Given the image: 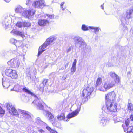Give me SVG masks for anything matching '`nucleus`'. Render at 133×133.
<instances>
[{"label": "nucleus", "instance_id": "f257e3e1", "mask_svg": "<svg viewBox=\"0 0 133 133\" xmlns=\"http://www.w3.org/2000/svg\"><path fill=\"white\" fill-rule=\"evenodd\" d=\"M8 111L17 118L19 117L26 119H29L31 117L29 113L26 111L18 109H16L15 107L11 103L8 102L5 104Z\"/></svg>", "mask_w": 133, "mask_h": 133}, {"label": "nucleus", "instance_id": "f03ea898", "mask_svg": "<svg viewBox=\"0 0 133 133\" xmlns=\"http://www.w3.org/2000/svg\"><path fill=\"white\" fill-rule=\"evenodd\" d=\"M16 12L21 13L23 16L30 19L32 18L35 13V10L33 9H29L27 11L20 6H18L15 9Z\"/></svg>", "mask_w": 133, "mask_h": 133}, {"label": "nucleus", "instance_id": "7ed1b4c3", "mask_svg": "<svg viewBox=\"0 0 133 133\" xmlns=\"http://www.w3.org/2000/svg\"><path fill=\"white\" fill-rule=\"evenodd\" d=\"M106 108L103 107L102 108L103 112H104L106 114L109 113L110 112H116L117 110V103L115 102H112L109 103H106Z\"/></svg>", "mask_w": 133, "mask_h": 133}, {"label": "nucleus", "instance_id": "20e7f679", "mask_svg": "<svg viewBox=\"0 0 133 133\" xmlns=\"http://www.w3.org/2000/svg\"><path fill=\"white\" fill-rule=\"evenodd\" d=\"M5 75L12 79H17L18 77V75L16 71L11 69H7L5 71Z\"/></svg>", "mask_w": 133, "mask_h": 133}, {"label": "nucleus", "instance_id": "39448f33", "mask_svg": "<svg viewBox=\"0 0 133 133\" xmlns=\"http://www.w3.org/2000/svg\"><path fill=\"white\" fill-rule=\"evenodd\" d=\"M106 103L115 102L116 95L114 91L109 92L105 95Z\"/></svg>", "mask_w": 133, "mask_h": 133}, {"label": "nucleus", "instance_id": "423d86ee", "mask_svg": "<svg viewBox=\"0 0 133 133\" xmlns=\"http://www.w3.org/2000/svg\"><path fill=\"white\" fill-rule=\"evenodd\" d=\"M75 45H79V47L82 48H85L86 46V43L83 41L82 38L79 37H75L73 38Z\"/></svg>", "mask_w": 133, "mask_h": 133}, {"label": "nucleus", "instance_id": "0eeeda50", "mask_svg": "<svg viewBox=\"0 0 133 133\" xmlns=\"http://www.w3.org/2000/svg\"><path fill=\"white\" fill-rule=\"evenodd\" d=\"M33 96L35 97V98L32 102V104H34L35 105H36L37 108L40 110L43 109V106L42 105L43 101L41 99L36 97L35 95V96Z\"/></svg>", "mask_w": 133, "mask_h": 133}, {"label": "nucleus", "instance_id": "6e6552de", "mask_svg": "<svg viewBox=\"0 0 133 133\" xmlns=\"http://www.w3.org/2000/svg\"><path fill=\"white\" fill-rule=\"evenodd\" d=\"M8 64L12 67L14 68H18L20 64V62L18 59H13L8 61Z\"/></svg>", "mask_w": 133, "mask_h": 133}, {"label": "nucleus", "instance_id": "1a4fd4ad", "mask_svg": "<svg viewBox=\"0 0 133 133\" xmlns=\"http://www.w3.org/2000/svg\"><path fill=\"white\" fill-rule=\"evenodd\" d=\"M44 3V1L43 0L36 1L33 3L32 5L35 8H42L45 5Z\"/></svg>", "mask_w": 133, "mask_h": 133}, {"label": "nucleus", "instance_id": "9d476101", "mask_svg": "<svg viewBox=\"0 0 133 133\" xmlns=\"http://www.w3.org/2000/svg\"><path fill=\"white\" fill-rule=\"evenodd\" d=\"M81 105L82 103L80 102L79 104H78V106L77 109L71 113L69 114L68 115V118H72L76 116L78 114L80 111L81 106Z\"/></svg>", "mask_w": 133, "mask_h": 133}, {"label": "nucleus", "instance_id": "9b49d317", "mask_svg": "<svg viewBox=\"0 0 133 133\" xmlns=\"http://www.w3.org/2000/svg\"><path fill=\"white\" fill-rule=\"evenodd\" d=\"M104 84L106 91L107 90L113 87L114 85V82L111 81H106L104 82Z\"/></svg>", "mask_w": 133, "mask_h": 133}, {"label": "nucleus", "instance_id": "f8f14e48", "mask_svg": "<svg viewBox=\"0 0 133 133\" xmlns=\"http://www.w3.org/2000/svg\"><path fill=\"white\" fill-rule=\"evenodd\" d=\"M46 117L52 123H53L55 121L54 117L52 114L50 112L46 111Z\"/></svg>", "mask_w": 133, "mask_h": 133}, {"label": "nucleus", "instance_id": "ddd939ff", "mask_svg": "<svg viewBox=\"0 0 133 133\" xmlns=\"http://www.w3.org/2000/svg\"><path fill=\"white\" fill-rule=\"evenodd\" d=\"M10 33L14 36H18L22 37H25L23 31L21 32L15 29L12 30L10 32Z\"/></svg>", "mask_w": 133, "mask_h": 133}, {"label": "nucleus", "instance_id": "4468645a", "mask_svg": "<svg viewBox=\"0 0 133 133\" xmlns=\"http://www.w3.org/2000/svg\"><path fill=\"white\" fill-rule=\"evenodd\" d=\"M49 45L45 42L41 46L39 47L38 55L39 56L46 49V48Z\"/></svg>", "mask_w": 133, "mask_h": 133}, {"label": "nucleus", "instance_id": "2eb2a0df", "mask_svg": "<svg viewBox=\"0 0 133 133\" xmlns=\"http://www.w3.org/2000/svg\"><path fill=\"white\" fill-rule=\"evenodd\" d=\"M2 80L3 86L5 88H8L10 85V80L7 78L4 77L2 78Z\"/></svg>", "mask_w": 133, "mask_h": 133}, {"label": "nucleus", "instance_id": "dca6fc26", "mask_svg": "<svg viewBox=\"0 0 133 133\" xmlns=\"http://www.w3.org/2000/svg\"><path fill=\"white\" fill-rule=\"evenodd\" d=\"M56 38L50 36L47 38L45 41L49 45H52L55 43Z\"/></svg>", "mask_w": 133, "mask_h": 133}, {"label": "nucleus", "instance_id": "f3484780", "mask_svg": "<svg viewBox=\"0 0 133 133\" xmlns=\"http://www.w3.org/2000/svg\"><path fill=\"white\" fill-rule=\"evenodd\" d=\"M10 21L8 19L6 18L2 22L3 26L5 29L8 28V27L10 26Z\"/></svg>", "mask_w": 133, "mask_h": 133}, {"label": "nucleus", "instance_id": "a211bd4d", "mask_svg": "<svg viewBox=\"0 0 133 133\" xmlns=\"http://www.w3.org/2000/svg\"><path fill=\"white\" fill-rule=\"evenodd\" d=\"M23 86H20L19 85H15L13 88L14 90L17 92H20L22 91Z\"/></svg>", "mask_w": 133, "mask_h": 133}, {"label": "nucleus", "instance_id": "6ab92c4d", "mask_svg": "<svg viewBox=\"0 0 133 133\" xmlns=\"http://www.w3.org/2000/svg\"><path fill=\"white\" fill-rule=\"evenodd\" d=\"M124 131H127V133H133V126H130L128 128H126L124 127L123 125Z\"/></svg>", "mask_w": 133, "mask_h": 133}, {"label": "nucleus", "instance_id": "aec40b11", "mask_svg": "<svg viewBox=\"0 0 133 133\" xmlns=\"http://www.w3.org/2000/svg\"><path fill=\"white\" fill-rule=\"evenodd\" d=\"M48 23V21L46 20L40 19L39 20L38 24L40 26H44L46 25Z\"/></svg>", "mask_w": 133, "mask_h": 133}, {"label": "nucleus", "instance_id": "412c9836", "mask_svg": "<svg viewBox=\"0 0 133 133\" xmlns=\"http://www.w3.org/2000/svg\"><path fill=\"white\" fill-rule=\"evenodd\" d=\"M15 45L16 47H20L22 48H25V47L22 45V43L21 41H16Z\"/></svg>", "mask_w": 133, "mask_h": 133}, {"label": "nucleus", "instance_id": "4be33fe9", "mask_svg": "<svg viewBox=\"0 0 133 133\" xmlns=\"http://www.w3.org/2000/svg\"><path fill=\"white\" fill-rule=\"evenodd\" d=\"M23 91V92H25L28 94H31L32 96H35V95L33 93H32L31 91L28 90V89L27 88L23 86L22 91Z\"/></svg>", "mask_w": 133, "mask_h": 133}, {"label": "nucleus", "instance_id": "5701e85b", "mask_svg": "<svg viewBox=\"0 0 133 133\" xmlns=\"http://www.w3.org/2000/svg\"><path fill=\"white\" fill-rule=\"evenodd\" d=\"M133 12V9H130L128 10L127 11L126 14V17L128 19L130 18H131V15Z\"/></svg>", "mask_w": 133, "mask_h": 133}, {"label": "nucleus", "instance_id": "b1692460", "mask_svg": "<svg viewBox=\"0 0 133 133\" xmlns=\"http://www.w3.org/2000/svg\"><path fill=\"white\" fill-rule=\"evenodd\" d=\"M86 89H84L82 91V96H83L84 98H86L88 96H90V95L88 94L89 92Z\"/></svg>", "mask_w": 133, "mask_h": 133}, {"label": "nucleus", "instance_id": "393cba45", "mask_svg": "<svg viewBox=\"0 0 133 133\" xmlns=\"http://www.w3.org/2000/svg\"><path fill=\"white\" fill-rule=\"evenodd\" d=\"M57 119L59 121L63 120L65 121V119L64 116V113H62L60 115H59L57 117Z\"/></svg>", "mask_w": 133, "mask_h": 133}, {"label": "nucleus", "instance_id": "a878e982", "mask_svg": "<svg viewBox=\"0 0 133 133\" xmlns=\"http://www.w3.org/2000/svg\"><path fill=\"white\" fill-rule=\"evenodd\" d=\"M100 118L101 119V123H102L103 125H105L107 122V121L105 119V117L103 115H101L100 116Z\"/></svg>", "mask_w": 133, "mask_h": 133}, {"label": "nucleus", "instance_id": "bb28decb", "mask_svg": "<svg viewBox=\"0 0 133 133\" xmlns=\"http://www.w3.org/2000/svg\"><path fill=\"white\" fill-rule=\"evenodd\" d=\"M96 88L97 90H99L100 91L103 92H105L106 91V89L105 87H104V84L103 85V86L101 85H100L96 87Z\"/></svg>", "mask_w": 133, "mask_h": 133}, {"label": "nucleus", "instance_id": "cd10ccee", "mask_svg": "<svg viewBox=\"0 0 133 133\" xmlns=\"http://www.w3.org/2000/svg\"><path fill=\"white\" fill-rule=\"evenodd\" d=\"M127 107L128 110L129 112H130L133 111V104L132 103L128 102Z\"/></svg>", "mask_w": 133, "mask_h": 133}, {"label": "nucleus", "instance_id": "c85d7f7f", "mask_svg": "<svg viewBox=\"0 0 133 133\" xmlns=\"http://www.w3.org/2000/svg\"><path fill=\"white\" fill-rule=\"evenodd\" d=\"M90 29H91L94 30L93 32L96 34H97L98 32L100 29L99 27H95L92 26H89Z\"/></svg>", "mask_w": 133, "mask_h": 133}, {"label": "nucleus", "instance_id": "c756f323", "mask_svg": "<svg viewBox=\"0 0 133 133\" xmlns=\"http://www.w3.org/2000/svg\"><path fill=\"white\" fill-rule=\"evenodd\" d=\"M102 82V79L100 77L97 78L96 82L95 85V87H96L99 85H101Z\"/></svg>", "mask_w": 133, "mask_h": 133}, {"label": "nucleus", "instance_id": "7c9ffc66", "mask_svg": "<svg viewBox=\"0 0 133 133\" xmlns=\"http://www.w3.org/2000/svg\"><path fill=\"white\" fill-rule=\"evenodd\" d=\"M87 90V91H88V92H89V94L90 95L92 92L94 90V88L91 87H87L85 88Z\"/></svg>", "mask_w": 133, "mask_h": 133}, {"label": "nucleus", "instance_id": "2f4dec72", "mask_svg": "<svg viewBox=\"0 0 133 133\" xmlns=\"http://www.w3.org/2000/svg\"><path fill=\"white\" fill-rule=\"evenodd\" d=\"M113 120L115 123H117L120 122L121 120L120 118L116 116H115L114 117Z\"/></svg>", "mask_w": 133, "mask_h": 133}, {"label": "nucleus", "instance_id": "473e14b6", "mask_svg": "<svg viewBox=\"0 0 133 133\" xmlns=\"http://www.w3.org/2000/svg\"><path fill=\"white\" fill-rule=\"evenodd\" d=\"M16 25L19 28L24 27L23 22H18L16 23Z\"/></svg>", "mask_w": 133, "mask_h": 133}, {"label": "nucleus", "instance_id": "72a5a7b5", "mask_svg": "<svg viewBox=\"0 0 133 133\" xmlns=\"http://www.w3.org/2000/svg\"><path fill=\"white\" fill-rule=\"evenodd\" d=\"M89 27L86 26L85 25L83 24L82 25L81 29L84 31H86L88 30Z\"/></svg>", "mask_w": 133, "mask_h": 133}, {"label": "nucleus", "instance_id": "f704fd0d", "mask_svg": "<svg viewBox=\"0 0 133 133\" xmlns=\"http://www.w3.org/2000/svg\"><path fill=\"white\" fill-rule=\"evenodd\" d=\"M24 23V27H28L30 26L31 24V23L28 22H23Z\"/></svg>", "mask_w": 133, "mask_h": 133}, {"label": "nucleus", "instance_id": "c9c22d12", "mask_svg": "<svg viewBox=\"0 0 133 133\" xmlns=\"http://www.w3.org/2000/svg\"><path fill=\"white\" fill-rule=\"evenodd\" d=\"M48 79H44L43 81L42 82V84H43V86L42 87V88L43 87L44 88V87L45 86V85H46L47 83Z\"/></svg>", "mask_w": 133, "mask_h": 133}, {"label": "nucleus", "instance_id": "e433bc0d", "mask_svg": "<svg viewBox=\"0 0 133 133\" xmlns=\"http://www.w3.org/2000/svg\"><path fill=\"white\" fill-rule=\"evenodd\" d=\"M130 119L129 118L128 119L126 120L125 122V124L127 127L129 125V124H130Z\"/></svg>", "mask_w": 133, "mask_h": 133}, {"label": "nucleus", "instance_id": "4c0bfd02", "mask_svg": "<svg viewBox=\"0 0 133 133\" xmlns=\"http://www.w3.org/2000/svg\"><path fill=\"white\" fill-rule=\"evenodd\" d=\"M5 113V110L3 109L0 106V115L1 116H3L4 115Z\"/></svg>", "mask_w": 133, "mask_h": 133}, {"label": "nucleus", "instance_id": "58836bf2", "mask_svg": "<svg viewBox=\"0 0 133 133\" xmlns=\"http://www.w3.org/2000/svg\"><path fill=\"white\" fill-rule=\"evenodd\" d=\"M110 75L111 77L114 78H115L117 76H118V75L115 74L114 72H110Z\"/></svg>", "mask_w": 133, "mask_h": 133}, {"label": "nucleus", "instance_id": "ea45409f", "mask_svg": "<svg viewBox=\"0 0 133 133\" xmlns=\"http://www.w3.org/2000/svg\"><path fill=\"white\" fill-rule=\"evenodd\" d=\"M115 79V83H118L119 82L120 79L119 77L118 76Z\"/></svg>", "mask_w": 133, "mask_h": 133}, {"label": "nucleus", "instance_id": "a19ab883", "mask_svg": "<svg viewBox=\"0 0 133 133\" xmlns=\"http://www.w3.org/2000/svg\"><path fill=\"white\" fill-rule=\"evenodd\" d=\"M64 2H63L60 4L61 8L62 9V10L63 11H64L65 9V8L63 7V5L64 4Z\"/></svg>", "mask_w": 133, "mask_h": 133}, {"label": "nucleus", "instance_id": "79ce46f5", "mask_svg": "<svg viewBox=\"0 0 133 133\" xmlns=\"http://www.w3.org/2000/svg\"><path fill=\"white\" fill-rule=\"evenodd\" d=\"M76 69V66H72L71 71V72H75Z\"/></svg>", "mask_w": 133, "mask_h": 133}, {"label": "nucleus", "instance_id": "37998d69", "mask_svg": "<svg viewBox=\"0 0 133 133\" xmlns=\"http://www.w3.org/2000/svg\"><path fill=\"white\" fill-rule=\"evenodd\" d=\"M47 15L48 17L50 19H52L54 18V15H49L47 14Z\"/></svg>", "mask_w": 133, "mask_h": 133}, {"label": "nucleus", "instance_id": "c03bdc74", "mask_svg": "<svg viewBox=\"0 0 133 133\" xmlns=\"http://www.w3.org/2000/svg\"><path fill=\"white\" fill-rule=\"evenodd\" d=\"M39 133H46L45 131L42 129H38Z\"/></svg>", "mask_w": 133, "mask_h": 133}, {"label": "nucleus", "instance_id": "a18cd8bd", "mask_svg": "<svg viewBox=\"0 0 133 133\" xmlns=\"http://www.w3.org/2000/svg\"><path fill=\"white\" fill-rule=\"evenodd\" d=\"M77 63V60L76 59H75L74 60V61L73 62L72 66H76V63Z\"/></svg>", "mask_w": 133, "mask_h": 133}, {"label": "nucleus", "instance_id": "49530a36", "mask_svg": "<svg viewBox=\"0 0 133 133\" xmlns=\"http://www.w3.org/2000/svg\"><path fill=\"white\" fill-rule=\"evenodd\" d=\"M16 41V40L14 39H12L11 40V42L13 44L15 45Z\"/></svg>", "mask_w": 133, "mask_h": 133}, {"label": "nucleus", "instance_id": "de8ad7c7", "mask_svg": "<svg viewBox=\"0 0 133 133\" xmlns=\"http://www.w3.org/2000/svg\"><path fill=\"white\" fill-rule=\"evenodd\" d=\"M67 78V76L66 75H64L62 78V80H64Z\"/></svg>", "mask_w": 133, "mask_h": 133}, {"label": "nucleus", "instance_id": "09e8293b", "mask_svg": "<svg viewBox=\"0 0 133 133\" xmlns=\"http://www.w3.org/2000/svg\"><path fill=\"white\" fill-rule=\"evenodd\" d=\"M46 129L48 130L49 131H50L52 129H51V128L50 127H49V126H47L46 127Z\"/></svg>", "mask_w": 133, "mask_h": 133}, {"label": "nucleus", "instance_id": "8fccbe9b", "mask_svg": "<svg viewBox=\"0 0 133 133\" xmlns=\"http://www.w3.org/2000/svg\"><path fill=\"white\" fill-rule=\"evenodd\" d=\"M50 132L51 133H57V132L55 130L52 129L50 131Z\"/></svg>", "mask_w": 133, "mask_h": 133}, {"label": "nucleus", "instance_id": "3c124183", "mask_svg": "<svg viewBox=\"0 0 133 133\" xmlns=\"http://www.w3.org/2000/svg\"><path fill=\"white\" fill-rule=\"evenodd\" d=\"M130 120H131L133 121V114L131 115L130 117Z\"/></svg>", "mask_w": 133, "mask_h": 133}, {"label": "nucleus", "instance_id": "603ef678", "mask_svg": "<svg viewBox=\"0 0 133 133\" xmlns=\"http://www.w3.org/2000/svg\"><path fill=\"white\" fill-rule=\"evenodd\" d=\"M71 48L70 47H69L67 50V52H69L71 51Z\"/></svg>", "mask_w": 133, "mask_h": 133}, {"label": "nucleus", "instance_id": "864d4df0", "mask_svg": "<svg viewBox=\"0 0 133 133\" xmlns=\"http://www.w3.org/2000/svg\"><path fill=\"white\" fill-rule=\"evenodd\" d=\"M31 3V1L30 0H28V3L27 4H26L29 5Z\"/></svg>", "mask_w": 133, "mask_h": 133}, {"label": "nucleus", "instance_id": "5fc2aeb1", "mask_svg": "<svg viewBox=\"0 0 133 133\" xmlns=\"http://www.w3.org/2000/svg\"><path fill=\"white\" fill-rule=\"evenodd\" d=\"M68 63L66 64L65 65V68H66V67H67L68 66Z\"/></svg>", "mask_w": 133, "mask_h": 133}, {"label": "nucleus", "instance_id": "6e6d98bb", "mask_svg": "<svg viewBox=\"0 0 133 133\" xmlns=\"http://www.w3.org/2000/svg\"><path fill=\"white\" fill-rule=\"evenodd\" d=\"M104 4V3H103V5H101V7L102 8V9H104V7H103V4Z\"/></svg>", "mask_w": 133, "mask_h": 133}, {"label": "nucleus", "instance_id": "4d7b16f0", "mask_svg": "<svg viewBox=\"0 0 133 133\" xmlns=\"http://www.w3.org/2000/svg\"><path fill=\"white\" fill-rule=\"evenodd\" d=\"M64 69V68L63 67H62L61 69H59L58 71V72H59L60 70L61 69L62 70H63Z\"/></svg>", "mask_w": 133, "mask_h": 133}, {"label": "nucleus", "instance_id": "13d9d810", "mask_svg": "<svg viewBox=\"0 0 133 133\" xmlns=\"http://www.w3.org/2000/svg\"><path fill=\"white\" fill-rule=\"evenodd\" d=\"M78 101H76V103H78Z\"/></svg>", "mask_w": 133, "mask_h": 133}, {"label": "nucleus", "instance_id": "bf43d9fd", "mask_svg": "<svg viewBox=\"0 0 133 133\" xmlns=\"http://www.w3.org/2000/svg\"><path fill=\"white\" fill-rule=\"evenodd\" d=\"M128 73L130 74V72H128Z\"/></svg>", "mask_w": 133, "mask_h": 133}, {"label": "nucleus", "instance_id": "052dcab7", "mask_svg": "<svg viewBox=\"0 0 133 133\" xmlns=\"http://www.w3.org/2000/svg\"><path fill=\"white\" fill-rule=\"evenodd\" d=\"M12 89H11V91H12Z\"/></svg>", "mask_w": 133, "mask_h": 133}, {"label": "nucleus", "instance_id": "680f3d73", "mask_svg": "<svg viewBox=\"0 0 133 133\" xmlns=\"http://www.w3.org/2000/svg\"><path fill=\"white\" fill-rule=\"evenodd\" d=\"M67 118H68V119H67V120H68V119H69V118H68V117H67Z\"/></svg>", "mask_w": 133, "mask_h": 133}, {"label": "nucleus", "instance_id": "e2e57ef3", "mask_svg": "<svg viewBox=\"0 0 133 133\" xmlns=\"http://www.w3.org/2000/svg\"><path fill=\"white\" fill-rule=\"evenodd\" d=\"M66 121H68V120H67Z\"/></svg>", "mask_w": 133, "mask_h": 133}]
</instances>
